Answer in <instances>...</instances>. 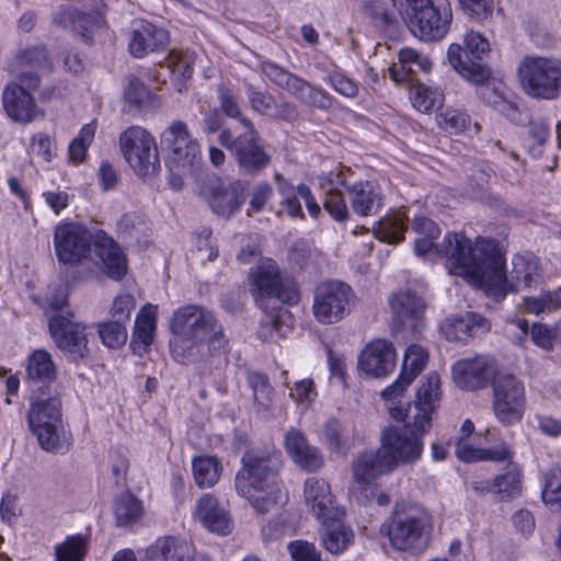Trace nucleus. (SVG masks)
I'll use <instances>...</instances> for the list:
<instances>
[{"label": "nucleus", "mask_w": 561, "mask_h": 561, "mask_svg": "<svg viewBox=\"0 0 561 561\" xmlns=\"http://www.w3.org/2000/svg\"><path fill=\"white\" fill-rule=\"evenodd\" d=\"M150 552L158 561H192L194 550L187 540L167 536L157 539Z\"/></svg>", "instance_id": "obj_38"}, {"label": "nucleus", "mask_w": 561, "mask_h": 561, "mask_svg": "<svg viewBox=\"0 0 561 561\" xmlns=\"http://www.w3.org/2000/svg\"><path fill=\"white\" fill-rule=\"evenodd\" d=\"M489 329L488 320L473 312L447 318L440 325V330L447 340L458 342H467L469 339L489 331Z\"/></svg>", "instance_id": "obj_31"}, {"label": "nucleus", "mask_w": 561, "mask_h": 561, "mask_svg": "<svg viewBox=\"0 0 561 561\" xmlns=\"http://www.w3.org/2000/svg\"><path fill=\"white\" fill-rule=\"evenodd\" d=\"M397 354L391 342L376 339L369 342L358 357V367L365 374L383 378L396 367Z\"/></svg>", "instance_id": "obj_25"}, {"label": "nucleus", "mask_w": 561, "mask_h": 561, "mask_svg": "<svg viewBox=\"0 0 561 561\" xmlns=\"http://www.w3.org/2000/svg\"><path fill=\"white\" fill-rule=\"evenodd\" d=\"M245 94L252 111L260 115H272L275 107V98L268 93L256 89L253 84H245Z\"/></svg>", "instance_id": "obj_57"}, {"label": "nucleus", "mask_w": 561, "mask_h": 561, "mask_svg": "<svg viewBox=\"0 0 561 561\" xmlns=\"http://www.w3.org/2000/svg\"><path fill=\"white\" fill-rule=\"evenodd\" d=\"M157 308L148 305L142 308L135 321V328L131 336V345L135 351L144 350L153 341V332L157 327L156 322Z\"/></svg>", "instance_id": "obj_41"}, {"label": "nucleus", "mask_w": 561, "mask_h": 561, "mask_svg": "<svg viewBox=\"0 0 561 561\" xmlns=\"http://www.w3.org/2000/svg\"><path fill=\"white\" fill-rule=\"evenodd\" d=\"M408 27L424 42L440 41L450 28L451 10L446 0H392Z\"/></svg>", "instance_id": "obj_4"}, {"label": "nucleus", "mask_w": 561, "mask_h": 561, "mask_svg": "<svg viewBox=\"0 0 561 561\" xmlns=\"http://www.w3.org/2000/svg\"><path fill=\"white\" fill-rule=\"evenodd\" d=\"M98 332L102 343L110 348H118L127 341L126 324L119 321L110 320L100 323Z\"/></svg>", "instance_id": "obj_52"}, {"label": "nucleus", "mask_w": 561, "mask_h": 561, "mask_svg": "<svg viewBox=\"0 0 561 561\" xmlns=\"http://www.w3.org/2000/svg\"><path fill=\"white\" fill-rule=\"evenodd\" d=\"M248 383L253 392V408L262 417H270L274 405V389L268 377L262 373L252 371L248 375Z\"/></svg>", "instance_id": "obj_39"}, {"label": "nucleus", "mask_w": 561, "mask_h": 561, "mask_svg": "<svg viewBox=\"0 0 561 561\" xmlns=\"http://www.w3.org/2000/svg\"><path fill=\"white\" fill-rule=\"evenodd\" d=\"M284 444L287 454L300 469L312 472L322 468V454L316 446L309 444L301 431L296 428L287 431Z\"/></svg>", "instance_id": "obj_28"}, {"label": "nucleus", "mask_w": 561, "mask_h": 561, "mask_svg": "<svg viewBox=\"0 0 561 561\" xmlns=\"http://www.w3.org/2000/svg\"><path fill=\"white\" fill-rule=\"evenodd\" d=\"M428 360V352L417 344H412L405 351L402 369L398 379L382 390L381 397L385 400L392 401L411 385V382L419 376L425 368Z\"/></svg>", "instance_id": "obj_27"}, {"label": "nucleus", "mask_w": 561, "mask_h": 561, "mask_svg": "<svg viewBox=\"0 0 561 561\" xmlns=\"http://www.w3.org/2000/svg\"><path fill=\"white\" fill-rule=\"evenodd\" d=\"M96 131V124L91 122L85 124L79 131V135L69 145V157L80 163L85 158L88 148L92 144Z\"/></svg>", "instance_id": "obj_53"}, {"label": "nucleus", "mask_w": 561, "mask_h": 561, "mask_svg": "<svg viewBox=\"0 0 561 561\" xmlns=\"http://www.w3.org/2000/svg\"><path fill=\"white\" fill-rule=\"evenodd\" d=\"M465 49L459 44H451L447 57L451 67L466 80L481 84L489 80L490 69L482 62L490 51L488 39L480 33L467 32L463 38Z\"/></svg>", "instance_id": "obj_11"}, {"label": "nucleus", "mask_w": 561, "mask_h": 561, "mask_svg": "<svg viewBox=\"0 0 561 561\" xmlns=\"http://www.w3.org/2000/svg\"><path fill=\"white\" fill-rule=\"evenodd\" d=\"M245 184L232 181L225 184L216 176H209L198 190L211 210L224 218L234 215L244 202Z\"/></svg>", "instance_id": "obj_18"}, {"label": "nucleus", "mask_w": 561, "mask_h": 561, "mask_svg": "<svg viewBox=\"0 0 561 561\" xmlns=\"http://www.w3.org/2000/svg\"><path fill=\"white\" fill-rule=\"evenodd\" d=\"M436 252L446 260L450 274L482 288L497 301L508 293L537 288L543 282L539 262L533 256L515 255L507 275L504 256L492 240L478 238L473 244L462 233H447L436 247Z\"/></svg>", "instance_id": "obj_1"}, {"label": "nucleus", "mask_w": 561, "mask_h": 561, "mask_svg": "<svg viewBox=\"0 0 561 561\" xmlns=\"http://www.w3.org/2000/svg\"><path fill=\"white\" fill-rule=\"evenodd\" d=\"M494 493L502 499L518 496L522 492V470L518 463L510 461L506 471L493 479Z\"/></svg>", "instance_id": "obj_45"}, {"label": "nucleus", "mask_w": 561, "mask_h": 561, "mask_svg": "<svg viewBox=\"0 0 561 561\" xmlns=\"http://www.w3.org/2000/svg\"><path fill=\"white\" fill-rule=\"evenodd\" d=\"M261 68L265 78L288 91L301 103L322 111L332 107L333 98L325 90L309 83L274 62L265 61Z\"/></svg>", "instance_id": "obj_15"}, {"label": "nucleus", "mask_w": 561, "mask_h": 561, "mask_svg": "<svg viewBox=\"0 0 561 561\" xmlns=\"http://www.w3.org/2000/svg\"><path fill=\"white\" fill-rule=\"evenodd\" d=\"M135 299L130 294H118L111 307V320L127 324L130 320L131 311L135 309Z\"/></svg>", "instance_id": "obj_62"}, {"label": "nucleus", "mask_w": 561, "mask_h": 561, "mask_svg": "<svg viewBox=\"0 0 561 561\" xmlns=\"http://www.w3.org/2000/svg\"><path fill=\"white\" fill-rule=\"evenodd\" d=\"M438 124L450 134H459L469 127L470 117L461 110L446 108L438 114Z\"/></svg>", "instance_id": "obj_56"}, {"label": "nucleus", "mask_w": 561, "mask_h": 561, "mask_svg": "<svg viewBox=\"0 0 561 561\" xmlns=\"http://www.w3.org/2000/svg\"><path fill=\"white\" fill-rule=\"evenodd\" d=\"M496 374L494 360L485 356L460 359L453 366V379L463 390L484 388Z\"/></svg>", "instance_id": "obj_24"}, {"label": "nucleus", "mask_w": 561, "mask_h": 561, "mask_svg": "<svg viewBox=\"0 0 561 561\" xmlns=\"http://www.w3.org/2000/svg\"><path fill=\"white\" fill-rule=\"evenodd\" d=\"M354 302L355 295L350 285L340 280L324 282L314 293V318L322 324L336 323L350 313Z\"/></svg>", "instance_id": "obj_13"}, {"label": "nucleus", "mask_w": 561, "mask_h": 561, "mask_svg": "<svg viewBox=\"0 0 561 561\" xmlns=\"http://www.w3.org/2000/svg\"><path fill=\"white\" fill-rule=\"evenodd\" d=\"M170 330L173 335L205 341L209 351L225 350L228 344L224 327L214 312L197 304L175 309Z\"/></svg>", "instance_id": "obj_5"}, {"label": "nucleus", "mask_w": 561, "mask_h": 561, "mask_svg": "<svg viewBox=\"0 0 561 561\" xmlns=\"http://www.w3.org/2000/svg\"><path fill=\"white\" fill-rule=\"evenodd\" d=\"M243 127L245 131L234 137L232 156L243 173L256 175L268 165L271 156L264 150L253 123L243 119Z\"/></svg>", "instance_id": "obj_19"}, {"label": "nucleus", "mask_w": 561, "mask_h": 561, "mask_svg": "<svg viewBox=\"0 0 561 561\" xmlns=\"http://www.w3.org/2000/svg\"><path fill=\"white\" fill-rule=\"evenodd\" d=\"M2 104L7 115L14 122L27 124L38 115L32 94L26 88L14 82L4 88Z\"/></svg>", "instance_id": "obj_30"}, {"label": "nucleus", "mask_w": 561, "mask_h": 561, "mask_svg": "<svg viewBox=\"0 0 561 561\" xmlns=\"http://www.w3.org/2000/svg\"><path fill=\"white\" fill-rule=\"evenodd\" d=\"M124 95L127 103L139 110L150 106L153 100L151 91L136 77H129Z\"/></svg>", "instance_id": "obj_55"}, {"label": "nucleus", "mask_w": 561, "mask_h": 561, "mask_svg": "<svg viewBox=\"0 0 561 561\" xmlns=\"http://www.w3.org/2000/svg\"><path fill=\"white\" fill-rule=\"evenodd\" d=\"M205 345H207L205 341H197L188 336L173 335L170 340L171 354L173 358L181 364L197 359L201 354V348Z\"/></svg>", "instance_id": "obj_47"}, {"label": "nucleus", "mask_w": 561, "mask_h": 561, "mask_svg": "<svg viewBox=\"0 0 561 561\" xmlns=\"http://www.w3.org/2000/svg\"><path fill=\"white\" fill-rule=\"evenodd\" d=\"M362 11L369 16L377 25L388 26L393 23L394 15L389 11L381 0H366L362 4Z\"/></svg>", "instance_id": "obj_60"}, {"label": "nucleus", "mask_w": 561, "mask_h": 561, "mask_svg": "<svg viewBox=\"0 0 561 561\" xmlns=\"http://www.w3.org/2000/svg\"><path fill=\"white\" fill-rule=\"evenodd\" d=\"M410 219V210L401 214L388 215L376 222L374 233L377 239L388 243H398L404 238L405 220Z\"/></svg>", "instance_id": "obj_43"}, {"label": "nucleus", "mask_w": 561, "mask_h": 561, "mask_svg": "<svg viewBox=\"0 0 561 561\" xmlns=\"http://www.w3.org/2000/svg\"><path fill=\"white\" fill-rule=\"evenodd\" d=\"M412 229L419 234L414 242V251L419 256L425 255L433 249L434 240L440 234V229L427 217L416 215L412 218Z\"/></svg>", "instance_id": "obj_44"}, {"label": "nucleus", "mask_w": 561, "mask_h": 561, "mask_svg": "<svg viewBox=\"0 0 561 561\" xmlns=\"http://www.w3.org/2000/svg\"><path fill=\"white\" fill-rule=\"evenodd\" d=\"M192 471L195 483L201 489H206L218 482L222 466L216 457L199 456L192 460Z\"/></svg>", "instance_id": "obj_42"}, {"label": "nucleus", "mask_w": 561, "mask_h": 561, "mask_svg": "<svg viewBox=\"0 0 561 561\" xmlns=\"http://www.w3.org/2000/svg\"><path fill=\"white\" fill-rule=\"evenodd\" d=\"M492 387L493 411L499 422L505 426L520 422L526 405L523 382L512 374L497 373Z\"/></svg>", "instance_id": "obj_14"}, {"label": "nucleus", "mask_w": 561, "mask_h": 561, "mask_svg": "<svg viewBox=\"0 0 561 561\" xmlns=\"http://www.w3.org/2000/svg\"><path fill=\"white\" fill-rule=\"evenodd\" d=\"M75 318V316H54L48 321V332L56 347L65 357L70 362L79 363L88 357L90 350L88 328Z\"/></svg>", "instance_id": "obj_16"}, {"label": "nucleus", "mask_w": 561, "mask_h": 561, "mask_svg": "<svg viewBox=\"0 0 561 561\" xmlns=\"http://www.w3.org/2000/svg\"><path fill=\"white\" fill-rule=\"evenodd\" d=\"M94 252L102 263L103 271L114 279H122L127 272V261L119 245L106 234H99Z\"/></svg>", "instance_id": "obj_33"}, {"label": "nucleus", "mask_w": 561, "mask_h": 561, "mask_svg": "<svg viewBox=\"0 0 561 561\" xmlns=\"http://www.w3.org/2000/svg\"><path fill=\"white\" fill-rule=\"evenodd\" d=\"M381 531L387 535L394 550L416 556L430 547L433 519L431 514L419 505L402 506L385 522Z\"/></svg>", "instance_id": "obj_3"}, {"label": "nucleus", "mask_w": 561, "mask_h": 561, "mask_svg": "<svg viewBox=\"0 0 561 561\" xmlns=\"http://www.w3.org/2000/svg\"><path fill=\"white\" fill-rule=\"evenodd\" d=\"M195 516L211 533L227 535L232 529L228 512L210 493L204 494L198 500L195 506Z\"/></svg>", "instance_id": "obj_32"}, {"label": "nucleus", "mask_w": 561, "mask_h": 561, "mask_svg": "<svg viewBox=\"0 0 561 561\" xmlns=\"http://www.w3.org/2000/svg\"><path fill=\"white\" fill-rule=\"evenodd\" d=\"M293 561H321L320 552L313 543L306 540H294L287 546Z\"/></svg>", "instance_id": "obj_63"}, {"label": "nucleus", "mask_w": 561, "mask_h": 561, "mask_svg": "<svg viewBox=\"0 0 561 561\" xmlns=\"http://www.w3.org/2000/svg\"><path fill=\"white\" fill-rule=\"evenodd\" d=\"M304 503L318 520H329L344 513L335 505L329 482L319 477H309L302 485Z\"/></svg>", "instance_id": "obj_23"}, {"label": "nucleus", "mask_w": 561, "mask_h": 561, "mask_svg": "<svg viewBox=\"0 0 561 561\" xmlns=\"http://www.w3.org/2000/svg\"><path fill=\"white\" fill-rule=\"evenodd\" d=\"M455 454L459 460L472 462L477 460L504 461L511 458V450L507 447L497 449L473 448L468 443L459 439Z\"/></svg>", "instance_id": "obj_46"}, {"label": "nucleus", "mask_w": 561, "mask_h": 561, "mask_svg": "<svg viewBox=\"0 0 561 561\" xmlns=\"http://www.w3.org/2000/svg\"><path fill=\"white\" fill-rule=\"evenodd\" d=\"M142 514V506L130 493L122 494L115 503V517L118 526L137 522Z\"/></svg>", "instance_id": "obj_51"}, {"label": "nucleus", "mask_w": 561, "mask_h": 561, "mask_svg": "<svg viewBox=\"0 0 561 561\" xmlns=\"http://www.w3.org/2000/svg\"><path fill=\"white\" fill-rule=\"evenodd\" d=\"M430 428H421L414 420L407 419L404 425L389 426L382 431L379 448L392 470L400 465H413L421 459L424 448L423 436Z\"/></svg>", "instance_id": "obj_7"}, {"label": "nucleus", "mask_w": 561, "mask_h": 561, "mask_svg": "<svg viewBox=\"0 0 561 561\" xmlns=\"http://www.w3.org/2000/svg\"><path fill=\"white\" fill-rule=\"evenodd\" d=\"M294 319L287 308H279L276 311L267 312L261 320L259 336L262 340L286 337L291 331Z\"/></svg>", "instance_id": "obj_40"}, {"label": "nucleus", "mask_w": 561, "mask_h": 561, "mask_svg": "<svg viewBox=\"0 0 561 561\" xmlns=\"http://www.w3.org/2000/svg\"><path fill=\"white\" fill-rule=\"evenodd\" d=\"M390 306L394 316L402 324L411 321V328L419 330V325L425 311V302L411 291H401L390 299Z\"/></svg>", "instance_id": "obj_36"}, {"label": "nucleus", "mask_w": 561, "mask_h": 561, "mask_svg": "<svg viewBox=\"0 0 561 561\" xmlns=\"http://www.w3.org/2000/svg\"><path fill=\"white\" fill-rule=\"evenodd\" d=\"M410 100L419 112L427 113L443 102V93L425 84H414L410 90Z\"/></svg>", "instance_id": "obj_50"}, {"label": "nucleus", "mask_w": 561, "mask_h": 561, "mask_svg": "<svg viewBox=\"0 0 561 561\" xmlns=\"http://www.w3.org/2000/svg\"><path fill=\"white\" fill-rule=\"evenodd\" d=\"M87 541L82 536L68 537L55 548L56 561H82Z\"/></svg>", "instance_id": "obj_54"}, {"label": "nucleus", "mask_w": 561, "mask_h": 561, "mask_svg": "<svg viewBox=\"0 0 561 561\" xmlns=\"http://www.w3.org/2000/svg\"><path fill=\"white\" fill-rule=\"evenodd\" d=\"M57 377V366L51 354L44 350H35L27 357L26 379L33 387L45 386L53 382Z\"/></svg>", "instance_id": "obj_35"}, {"label": "nucleus", "mask_w": 561, "mask_h": 561, "mask_svg": "<svg viewBox=\"0 0 561 561\" xmlns=\"http://www.w3.org/2000/svg\"><path fill=\"white\" fill-rule=\"evenodd\" d=\"M217 95L220 108L228 117L239 121L242 125L243 119H249L242 114L238 96L230 88L226 85L218 87Z\"/></svg>", "instance_id": "obj_59"}, {"label": "nucleus", "mask_w": 561, "mask_h": 561, "mask_svg": "<svg viewBox=\"0 0 561 561\" xmlns=\"http://www.w3.org/2000/svg\"><path fill=\"white\" fill-rule=\"evenodd\" d=\"M561 308V288L548 290L540 296H527L523 298V309L531 314L552 312Z\"/></svg>", "instance_id": "obj_48"}, {"label": "nucleus", "mask_w": 561, "mask_h": 561, "mask_svg": "<svg viewBox=\"0 0 561 561\" xmlns=\"http://www.w3.org/2000/svg\"><path fill=\"white\" fill-rule=\"evenodd\" d=\"M92 236L80 225L64 224L55 229L54 247L59 262L75 265L87 257L91 250Z\"/></svg>", "instance_id": "obj_20"}, {"label": "nucleus", "mask_w": 561, "mask_h": 561, "mask_svg": "<svg viewBox=\"0 0 561 561\" xmlns=\"http://www.w3.org/2000/svg\"><path fill=\"white\" fill-rule=\"evenodd\" d=\"M380 448L360 454L352 463L354 489L368 500L374 493L376 480L383 473L392 472Z\"/></svg>", "instance_id": "obj_21"}, {"label": "nucleus", "mask_w": 561, "mask_h": 561, "mask_svg": "<svg viewBox=\"0 0 561 561\" xmlns=\"http://www.w3.org/2000/svg\"><path fill=\"white\" fill-rule=\"evenodd\" d=\"M335 171H331L325 178L329 190L324 194L323 206L329 215L337 222H343L348 218V208L344 201L342 193L339 191L341 185H333L330 183L329 178Z\"/></svg>", "instance_id": "obj_49"}, {"label": "nucleus", "mask_w": 561, "mask_h": 561, "mask_svg": "<svg viewBox=\"0 0 561 561\" xmlns=\"http://www.w3.org/2000/svg\"><path fill=\"white\" fill-rule=\"evenodd\" d=\"M168 42V33L152 23L145 20H136L131 23V38L128 47L134 57L141 58L149 51L159 50Z\"/></svg>", "instance_id": "obj_29"}, {"label": "nucleus", "mask_w": 561, "mask_h": 561, "mask_svg": "<svg viewBox=\"0 0 561 561\" xmlns=\"http://www.w3.org/2000/svg\"><path fill=\"white\" fill-rule=\"evenodd\" d=\"M343 516H334L329 520H319L322 525L320 537L323 547L332 554L345 551L354 540L351 527L342 522Z\"/></svg>", "instance_id": "obj_34"}, {"label": "nucleus", "mask_w": 561, "mask_h": 561, "mask_svg": "<svg viewBox=\"0 0 561 561\" xmlns=\"http://www.w3.org/2000/svg\"><path fill=\"white\" fill-rule=\"evenodd\" d=\"M45 314L47 317V322L54 316L73 317L75 312L69 307L68 296L65 288H58L47 298Z\"/></svg>", "instance_id": "obj_61"}, {"label": "nucleus", "mask_w": 561, "mask_h": 561, "mask_svg": "<svg viewBox=\"0 0 561 561\" xmlns=\"http://www.w3.org/2000/svg\"><path fill=\"white\" fill-rule=\"evenodd\" d=\"M123 157L138 176L146 178L160 169L154 137L140 126H131L119 136Z\"/></svg>", "instance_id": "obj_12"}, {"label": "nucleus", "mask_w": 561, "mask_h": 561, "mask_svg": "<svg viewBox=\"0 0 561 561\" xmlns=\"http://www.w3.org/2000/svg\"><path fill=\"white\" fill-rule=\"evenodd\" d=\"M168 64L174 75L190 78L193 73L194 55L190 51H171Z\"/></svg>", "instance_id": "obj_64"}, {"label": "nucleus", "mask_w": 561, "mask_h": 561, "mask_svg": "<svg viewBox=\"0 0 561 561\" xmlns=\"http://www.w3.org/2000/svg\"><path fill=\"white\" fill-rule=\"evenodd\" d=\"M242 468L234 479L237 493L247 499L259 514L275 508L280 497L277 465L278 459L257 451L245 453L241 459Z\"/></svg>", "instance_id": "obj_2"}, {"label": "nucleus", "mask_w": 561, "mask_h": 561, "mask_svg": "<svg viewBox=\"0 0 561 561\" xmlns=\"http://www.w3.org/2000/svg\"><path fill=\"white\" fill-rule=\"evenodd\" d=\"M249 285L252 296L260 305L272 298L286 305H296L299 301L296 282L282 275L278 265L271 259H264L251 268Z\"/></svg>", "instance_id": "obj_8"}, {"label": "nucleus", "mask_w": 561, "mask_h": 561, "mask_svg": "<svg viewBox=\"0 0 561 561\" xmlns=\"http://www.w3.org/2000/svg\"><path fill=\"white\" fill-rule=\"evenodd\" d=\"M432 69V61L417 50L405 47L399 51V61L389 68L390 77L396 82L409 79L411 73L417 70L428 72Z\"/></svg>", "instance_id": "obj_37"}, {"label": "nucleus", "mask_w": 561, "mask_h": 561, "mask_svg": "<svg viewBox=\"0 0 561 561\" xmlns=\"http://www.w3.org/2000/svg\"><path fill=\"white\" fill-rule=\"evenodd\" d=\"M542 501L547 505L561 506V469L552 468L545 476Z\"/></svg>", "instance_id": "obj_58"}, {"label": "nucleus", "mask_w": 561, "mask_h": 561, "mask_svg": "<svg viewBox=\"0 0 561 561\" xmlns=\"http://www.w3.org/2000/svg\"><path fill=\"white\" fill-rule=\"evenodd\" d=\"M27 422L43 450L57 454L68 448L60 398L50 397L33 401L27 413Z\"/></svg>", "instance_id": "obj_6"}, {"label": "nucleus", "mask_w": 561, "mask_h": 561, "mask_svg": "<svg viewBox=\"0 0 561 561\" xmlns=\"http://www.w3.org/2000/svg\"><path fill=\"white\" fill-rule=\"evenodd\" d=\"M525 92L537 99L553 100L561 94V59L525 57L518 67Z\"/></svg>", "instance_id": "obj_9"}, {"label": "nucleus", "mask_w": 561, "mask_h": 561, "mask_svg": "<svg viewBox=\"0 0 561 561\" xmlns=\"http://www.w3.org/2000/svg\"><path fill=\"white\" fill-rule=\"evenodd\" d=\"M47 61V54L43 47H32L16 53L7 62V71L27 89L39 84L38 69Z\"/></svg>", "instance_id": "obj_26"}, {"label": "nucleus", "mask_w": 561, "mask_h": 561, "mask_svg": "<svg viewBox=\"0 0 561 561\" xmlns=\"http://www.w3.org/2000/svg\"><path fill=\"white\" fill-rule=\"evenodd\" d=\"M442 399L440 378L435 371H431L416 390L413 405L407 412V419L414 420V423L424 427L432 426V415L439 407Z\"/></svg>", "instance_id": "obj_22"}, {"label": "nucleus", "mask_w": 561, "mask_h": 561, "mask_svg": "<svg viewBox=\"0 0 561 561\" xmlns=\"http://www.w3.org/2000/svg\"><path fill=\"white\" fill-rule=\"evenodd\" d=\"M350 168H337L329 178L333 185H342L347 190L348 199L355 214L368 217L375 215L382 205L379 186L373 181H358L351 183Z\"/></svg>", "instance_id": "obj_17"}, {"label": "nucleus", "mask_w": 561, "mask_h": 561, "mask_svg": "<svg viewBox=\"0 0 561 561\" xmlns=\"http://www.w3.org/2000/svg\"><path fill=\"white\" fill-rule=\"evenodd\" d=\"M161 145L168 152L169 170L201 172L203 157L201 145L181 121L172 122L161 135Z\"/></svg>", "instance_id": "obj_10"}]
</instances>
